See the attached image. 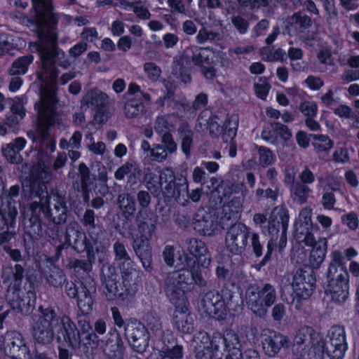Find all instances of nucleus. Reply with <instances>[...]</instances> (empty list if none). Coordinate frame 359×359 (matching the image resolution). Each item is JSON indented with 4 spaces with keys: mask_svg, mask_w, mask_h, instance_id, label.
I'll use <instances>...</instances> for the list:
<instances>
[{
    "mask_svg": "<svg viewBox=\"0 0 359 359\" xmlns=\"http://www.w3.org/2000/svg\"><path fill=\"white\" fill-rule=\"evenodd\" d=\"M161 351V355L165 359H182L183 358V347L181 345H175L172 348H165Z\"/></svg>",
    "mask_w": 359,
    "mask_h": 359,
    "instance_id": "338daca9",
    "label": "nucleus"
},
{
    "mask_svg": "<svg viewBox=\"0 0 359 359\" xmlns=\"http://www.w3.org/2000/svg\"><path fill=\"white\" fill-rule=\"evenodd\" d=\"M212 344L216 352H226L225 359H239L241 344L234 331L226 330L223 334L218 332H214Z\"/></svg>",
    "mask_w": 359,
    "mask_h": 359,
    "instance_id": "2eb2a0df",
    "label": "nucleus"
},
{
    "mask_svg": "<svg viewBox=\"0 0 359 359\" xmlns=\"http://www.w3.org/2000/svg\"><path fill=\"white\" fill-rule=\"evenodd\" d=\"M109 102V97L107 95L97 88L88 90L83 97L81 100V106H86L96 111L94 116V121L98 123L105 121L104 115V109Z\"/></svg>",
    "mask_w": 359,
    "mask_h": 359,
    "instance_id": "393cba45",
    "label": "nucleus"
},
{
    "mask_svg": "<svg viewBox=\"0 0 359 359\" xmlns=\"http://www.w3.org/2000/svg\"><path fill=\"white\" fill-rule=\"evenodd\" d=\"M327 250V241L325 238H320L316 243L315 247L310 253L309 262L313 269L318 268L323 263Z\"/></svg>",
    "mask_w": 359,
    "mask_h": 359,
    "instance_id": "a18cd8bd",
    "label": "nucleus"
},
{
    "mask_svg": "<svg viewBox=\"0 0 359 359\" xmlns=\"http://www.w3.org/2000/svg\"><path fill=\"white\" fill-rule=\"evenodd\" d=\"M348 273L345 269L329 266L326 292L335 303H343L348 297Z\"/></svg>",
    "mask_w": 359,
    "mask_h": 359,
    "instance_id": "6e6552de",
    "label": "nucleus"
},
{
    "mask_svg": "<svg viewBox=\"0 0 359 359\" xmlns=\"http://www.w3.org/2000/svg\"><path fill=\"white\" fill-rule=\"evenodd\" d=\"M26 140L23 137H17L13 142L9 143L2 148V153L6 160L11 163H20L22 156L20 152L26 145Z\"/></svg>",
    "mask_w": 359,
    "mask_h": 359,
    "instance_id": "4c0bfd02",
    "label": "nucleus"
},
{
    "mask_svg": "<svg viewBox=\"0 0 359 359\" xmlns=\"http://www.w3.org/2000/svg\"><path fill=\"white\" fill-rule=\"evenodd\" d=\"M65 238L67 249L72 246L79 253L94 249L91 242L87 239L85 233L76 221H72L66 226Z\"/></svg>",
    "mask_w": 359,
    "mask_h": 359,
    "instance_id": "5701e85b",
    "label": "nucleus"
},
{
    "mask_svg": "<svg viewBox=\"0 0 359 359\" xmlns=\"http://www.w3.org/2000/svg\"><path fill=\"white\" fill-rule=\"evenodd\" d=\"M250 231L248 227L241 222L231 224L225 236L226 250L233 255H241L248 244Z\"/></svg>",
    "mask_w": 359,
    "mask_h": 359,
    "instance_id": "dca6fc26",
    "label": "nucleus"
},
{
    "mask_svg": "<svg viewBox=\"0 0 359 359\" xmlns=\"http://www.w3.org/2000/svg\"><path fill=\"white\" fill-rule=\"evenodd\" d=\"M141 175V170L137 163L127 161L116 170L114 177L116 180L121 181L127 177V185H133L137 183Z\"/></svg>",
    "mask_w": 359,
    "mask_h": 359,
    "instance_id": "f704fd0d",
    "label": "nucleus"
},
{
    "mask_svg": "<svg viewBox=\"0 0 359 359\" xmlns=\"http://www.w3.org/2000/svg\"><path fill=\"white\" fill-rule=\"evenodd\" d=\"M30 215L25 220V229L26 233L32 239L38 240L43 236V226L41 215L43 210L34 201L29 206Z\"/></svg>",
    "mask_w": 359,
    "mask_h": 359,
    "instance_id": "cd10ccee",
    "label": "nucleus"
},
{
    "mask_svg": "<svg viewBox=\"0 0 359 359\" xmlns=\"http://www.w3.org/2000/svg\"><path fill=\"white\" fill-rule=\"evenodd\" d=\"M316 273L314 270L305 266L297 269L293 276L292 286L297 295L302 299H308L316 287Z\"/></svg>",
    "mask_w": 359,
    "mask_h": 359,
    "instance_id": "a211bd4d",
    "label": "nucleus"
},
{
    "mask_svg": "<svg viewBox=\"0 0 359 359\" xmlns=\"http://www.w3.org/2000/svg\"><path fill=\"white\" fill-rule=\"evenodd\" d=\"M245 299L248 308L257 316L264 317L268 309L276 302V289L269 283H265L262 287L250 285L246 289Z\"/></svg>",
    "mask_w": 359,
    "mask_h": 359,
    "instance_id": "20e7f679",
    "label": "nucleus"
},
{
    "mask_svg": "<svg viewBox=\"0 0 359 359\" xmlns=\"http://www.w3.org/2000/svg\"><path fill=\"white\" fill-rule=\"evenodd\" d=\"M179 138L181 140V148L182 152L189 158L191 154V149L193 146L194 132L191 126L187 122L182 123L177 129Z\"/></svg>",
    "mask_w": 359,
    "mask_h": 359,
    "instance_id": "ea45409f",
    "label": "nucleus"
},
{
    "mask_svg": "<svg viewBox=\"0 0 359 359\" xmlns=\"http://www.w3.org/2000/svg\"><path fill=\"white\" fill-rule=\"evenodd\" d=\"M291 19L294 25L299 29V33H303L312 26L311 18L302 12L294 13Z\"/></svg>",
    "mask_w": 359,
    "mask_h": 359,
    "instance_id": "4d7b16f0",
    "label": "nucleus"
},
{
    "mask_svg": "<svg viewBox=\"0 0 359 359\" xmlns=\"http://www.w3.org/2000/svg\"><path fill=\"white\" fill-rule=\"evenodd\" d=\"M196 359H222L223 353L212 348L211 346H196L194 348Z\"/></svg>",
    "mask_w": 359,
    "mask_h": 359,
    "instance_id": "5fc2aeb1",
    "label": "nucleus"
},
{
    "mask_svg": "<svg viewBox=\"0 0 359 359\" xmlns=\"http://www.w3.org/2000/svg\"><path fill=\"white\" fill-rule=\"evenodd\" d=\"M34 56L27 55L15 60L11 65L9 72L12 76L25 74L28 70L29 66L33 62Z\"/></svg>",
    "mask_w": 359,
    "mask_h": 359,
    "instance_id": "49530a36",
    "label": "nucleus"
},
{
    "mask_svg": "<svg viewBox=\"0 0 359 359\" xmlns=\"http://www.w3.org/2000/svg\"><path fill=\"white\" fill-rule=\"evenodd\" d=\"M213 336L212 339H210L209 335L205 332H198L196 334H194L192 340V346L195 348L196 346H211L212 348H213Z\"/></svg>",
    "mask_w": 359,
    "mask_h": 359,
    "instance_id": "0e129e2a",
    "label": "nucleus"
},
{
    "mask_svg": "<svg viewBox=\"0 0 359 359\" xmlns=\"http://www.w3.org/2000/svg\"><path fill=\"white\" fill-rule=\"evenodd\" d=\"M113 250L114 253V259L118 264H130L134 262L131 259L126 247L123 242L117 240L113 244Z\"/></svg>",
    "mask_w": 359,
    "mask_h": 359,
    "instance_id": "864d4df0",
    "label": "nucleus"
},
{
    "mask_svg": "<svg viewBox=\"0 0 359 359\" xmlns=\"http://www.w3.org/2000/svg\"><path fill=\"white\" fill-rule=\"evenodd\" d=\"M185 248L201 266L207 268L210 265L211 256L204 242L194 238H187L185 241Z\"/></svg>",
    "mask_w": 359,
    "mask_h": 359,
    "instance_id": "2f4dec72",
    "label": "nucleus"
},
{
    "mask_svg": "<svg viewBox=\"0 0 359 359\" xmlns=\"http://www.w3.org/2000/svg\"><path fill=\"white\" fill-rule=\"evenodd\" d=\"M17 215L16 208L11 204L4 211L0 209V231L6 229L13 228Z\"/></svg>",
    "mask_w": 359,
    "mask_h": 359,
    "instance_id": "09e8293b",
    "label": "nucleus"
},
{
    "mask_svg": "<svg viewBox=\"0 0 359 359\" xmlns=\"http://www.w3.org/2000/svg\"><path fill=\"white\" fill-rule=\"evenodd\" d=\"M97 167V179L101 182L98 192L102 195H105L108 192V186L107 184L108 180L107 171L105 166L98 163Z\"/></svg>",
    "mask_w": 359,
    "mask_h": 359,
    "instance_id": "680f3d73",
    "label": "nucleus"
},
{
    "mask_svg": "<svg viewBox=\"0 0 359 359\" xmlns=\"http://www.w3.org/2000/svg\"><path fill=\"white\" fill-rule=\"evenodd\" d=\"M158 219H150L149 221L137 224V229L140 236L144 238L151 239L157 228Z\"/></svg>",
    "mask_w": 359,
    "mask_h": 359,
    "instance_id": "13d9d810",
    "label": "nucleus"
},
{
    "mask_svg": "<svg viewBox=\"0 0 359 359\" xmlns=\"http://www.w3.org/2000/svg\"><path fill=\"white\" fill-rule=\"evenodd\" d=\"M40 313L32 318L31 332L34 341L43 346L52 344L56 339L57 314L52 307H39Z\"/></svg>",
    "mask_w": 359,
    "mask_h": 359,
    "instance_id": "7ed1b4c3",
    "label": "nucleus"
},
{
    "mask_svg": "<svg viewBox=\"0 0 359 359\" xmlns=\"http://www.w3.org/2000/svg\"><path fill=\"white\" fill-rule=\"evenodd\" d=\"M292 184L290 187L292 198L299 204L306 203L307 198L311 192V189L304 183L298 181L294 182V177L292 178Z\"/></svg>",
    "mask_w": 359,
    "mask_h": 359,
    "instance_id": "c03bdc74",
    "label": "nucleus"
},
{
    "mask_svg": "<svg viewBox=\"0 0 359 359\" xmlns=\"http://www.w3.org/2000/svg\"><path fill=\"white\" fill-rule=\"evenodd\" d=\"M122 278V285L125 291L133 298L137 292L135 283L137 271L135 268V262L130 264H118Z\"/></svg>",
    "mask_w": 359,
    "mask_h": 359,
    "instance_id": "72a5a7b5",
    "label": "nucleus"
},
{
    "mask_svg": "<svg viewBox=\"0 0 359 359\" xmlns=\"http://www.w3.org/2000/svg\"><path fill=\"white\" fill-rule=\"evenodd\" d=\"M56 341L65 344L72 350L81 347V333L76 323L67 315L57 316Z\"/></svg>",
    "mask_w": 359,
    "mask_h": 359,
    "instance_id": "9d476101",
    "label": "nucleus"
},
{
    "mask_svg": "<svg viewBox=\"0 0 359 359\" xmlns=\"http://www.w3.org/2000/svg\"><path fill=\"white\" fill-rule=\"evenodd\" d=\"M220 39V34L219 32L209 30L205 27L199 29L196 36V41L199 44H204L206 43H213Z\"/></svg>",
    "mask_w": 359,
    "mask_h": 359,
    "instance_id": "bf43d9fd",
    "label": "nucleus"
},
{
    "mask_svg": "<svg viewBox=\"0 0 359 359\" xmlns=\"http://www.w3.org/2000/svg\"><path fill=\"white\" fill-rule=\"evenodd\" d=\"M96 291V285L93 278L88 277L81 281L80 292L77 298V306L81 313L88 314L93 309V300L91 294Z\"/></svg>",
    "mask_w": 359,
    "mask_h": 359,
    "instance_id": "c756f323",
    "label": "nucleus"
},
{
    "mask_svg": "<svg viewBox=\"0 0 359 359\" xmlns=\"http://www.w3.org/2000/svg\"><path fill=\"white\" fill-rule=\"evenodd\" d=\"M174 128V126L170 123L164 116H158L154 123V130L160 135L164 133H170Z\"/></svg>",
    "mask_w": 359,
    "mask_h": 359,
    "instance_id": "774afa93",
    "label": "nucleus"
},
{
    "mask_svg": "<svg viewBox=\"0 0 359 359\" xmlns=\"http://www.w3.org/2000/svg\"><path fill=\"white\" fill-rule=\"evenodd\" d=\"M221 296L223 297V300L225 306V316L227 311H238L241 309V305L238 304L239 297L230 290H222Z\"/></svg>",
    "mask_w": 359,
    "mask_h": 359,
    "instance_id": "6e6d98bb",
    "label": "nucleus"
},
{
    "mask_svg": "<svg viewBox=\"0 0 359 359\" xmlns=\"http://www.w3.org/2000/svg\"><path fill=\"white\" fill-rule=\"evenodd\" d=\"M189 184L187 179L182 174L177 175V177L173 189L175 194L170 195V198H174L175 201L182 206H187L189 204V199L193 202H198L202 196V189H196L189 191Z\"/></svg>",
    "mask_w": 359,
    "mask_h": 359,
    "instance_id": "a878e982",
    "label": "nucleus"
},
{
    "mask_svg": "<svg viewBox=\"0 0 359 359\" xmlns=\"http://www.w3.org/2000/svg\"><path fill=\"white\" fill-rule=\"evenodd\" d=\"M250 248L256 257H260L263 254V243L260 241L259 235L257 233L250 232Z\"/></svg>",
    "mask_w": 359,
    "mask_h": 359,
    "instance_id": "e2e57ef3",
    "label": "nucleus"
},
{
    "mask_svg": "<svg viewBox=\"0 0 359 359\" xmlns=\"http://www.w3.org/2000/svg\"><path fill=\"white\" fill-rule=\"evenodd\" d=\"M52 180L51 172L43 163H38L30 171L29 187L32 196L42 197L46 190V184Z\"/></svg>",
    "mask_w": 359,
    "mask_h": 359,
    "instance_id": "4be33fe9",
    "label": "nucleus"
},
{
    "mask_svg": "<svg viewBox=\"0 0 359 359\" xmlns=\"http://www.w3.org/2000/svg\"><path fill=\"white\" fill-rule=\"evenodd\" d=\"M0 348L8 356L31 359V353L22 335L17 331H9L0 337Z\"/></svg>",
    "mask_w": 359,
    "mask_h": 359,
    "instance_id": "f3484780",
    "label": "nucleus"
},
{
    "mask_svg": "<svg viewBox=\"0 0 359 359\" xmlns=\"http://www.w3.org/2000/svg\"><path fill=\"white\" fill-rule=\"evenodd\" d=\"M243 184H231L226 186L224 190L225 197L231 198L230 201L224 206L223 212L224 216L222 218V222L224 219L229 220L238 219V214L241 212L244 196L243 195Z\"/></svg>",
    "mask_w": 359,
    "mask_h": 359,
    "instance_id": "aec40b11",
    "label": "nucleus"
},
{
    "mask_svg": "<svg viewBox=\"0 0 359 359\" xmlns=\"http://www.w3.org/2000/svg\"><path fill=\"white\" fill-rule=\"evenodd\" d=\"M259 161L262 167H267L271 165L275 161V156L273 152L266 147H259L258 148Z\"/></svg>",
    "mask_w": 359,
    "mask_h": 359,
    "instance_id": "052dcab7",
    "label": "nucleus"
},
{
    "mask_svg": "<svg viewBox=\"0 0 359 359\" xmlns=\"http://www.w3.org/2000/svg\"><path fill=\"white\" fill-rule=\"evenodd\" d=\"M322 336L313 327L304 325L299 327L294 337V347L297 346L299 356L304 359H311V349L320 346Z\"/></svg>",
    "mask_w": 359,
    "mask_h": 359,
    "instance_id": "ddd939ff",
    "label": "nucleus"
},
{
    "mask_svg": "<svg viewBox=\"0 0 359 359\" xmlns=\"http://www.w3.org/2000/svg\"><path fill=\"white\" fill-rule=\"evenodd\" d=\"M125 336L130 345L137 352H144L149 344L147 329L137 320H132L126 323Z\"/></svg>",
    "mask_w": 359,
    "mask_h": 359,
    "instance_id": "b1692460",
    "label": "nucleus"
},
{
    "mask_svg": "<svg viewBox=\"0 0 359 359\" xmlns=\"http://www.w3.org/2000/svg\"><path fill=\"white\" fill-rule=\"evenodd\" d=\"M101 281L104 287V294L108 301L117 300L128 302L131 297L119 283V276L116 268L109 263L104 264L101 269Z\"/></svg>",
    "mask_w": 359,
    "mask_h": 359,
    "instance_id": "423d86ee",
    "label": "nucleus"
},
{
    "mask_svg": "<svg viewBox=\"0 0 359 359\" xmlns=\"http://www.w3.org/2000/svg\"><path fill=\"white\" fill-rule=\"evenodd\" d=\"M193 224L194 229L203 236H212L217 227L216 217L203 208L196 212Z\"/></svg>",
    "mask_w": 359,
    "mask_h": 359,
    "instance_id": "c85d7f7f",
    "label": "nucleus"
},
{
    "mask_svg": "<svg viewBox=\"0 0 359 359\" xmlns=\"http://www.w3.org/2000/svg\"><path fill=\"white\" fill-rule=\"evenodd\" d=\"M38 205L43 210V215L50 219L54 224L61 225L65 224L69 216L65 194L59 191H52L48 197L42 196Z\"/></svg>",
    "mask_w": 359,
    "mask_h": 359,
    "instance_id": "39448f33",
    "label": "nucleus"
},
{
    "mask_svg": "<svg viewBox=\"0 0 359 359\" xmlns=\"http://www.w3.org/2000/svg\"><path fill=\"white\" fill-rule=\"evenodd\" d=\"M22 289L17 291H6V298L11 308L22 316H28L35 308L36 293L34 289L29 290L26 295H22Z\"/></svg>",
    "mask_w": 359,
    "mask_h": 359,
    "instance_id": "6ab92c4d",
    "label": "nucleus"
},
{
    "mask_svg": "<svg viewBox=\"0 0 359 359\" xmlns=\"http://www.w3.org/2000/svg\"><path fill=\"white\" fill-rule=\"evenodd\" d=\"M189 281L190 273L188 269L182 267L167 273L163 280V288L172 304H177L183 299L185 294L183 285H189Z\"/></svg>",
    "mask_w": 359,
    "mask_h": 359,
    "instance_id": "1a4fd4ad",
    "label": "nucleus"
},
{
    "mask_svg": "<svg viewBox=\"0 0 359 359\" xmlns=\"http://www.w3.org/2000/svg\"><path fill=\"white\" fill-rule=\"evenodd\" d=\"M190 49L192 53L191 60L195 66L201 67L204 65V63L208 65L210 64V59L209 55L205 53V50H212V48L191 46Z\"/></svg>",
    "mask_w": 359,
    "mask_h": 359,
    "instance_id": "3c124183",
    "label": "nucleus"
},
{
    "mask_svg": "<svg viewBox=\"0 0 359 359\" xmlns=\"http://www.w3.org/2000/svg\"><path fill=\"white\" fill-rule=\"evenodd\" d=\"M41 274L46 282L53 287H62L66 282L67 276L63 269L54 264L45 268Z\"/></svg>",
    "mask_w": 359,
    "mask_h": 359,
    "instance_id": "58836bf2",
    "label": "nucleus"
},
{
    "mask_svg": "<svg viewBox=\"0 0 359 359\" xmlns=\"http://www.w3.org/2000/svg\"><path fill=\"white\" fill-rule=\"evenodd\" d=\"M289 222L288 212L285 209H274L269 217L268 224L263 229L264 233L271 236V238L267 243V251L264 258L256 265L258 269L264 266L271 259L272 252L276 245L274 240H276L280 233L279 248L285 247L287 243V230Z\"/></svg>",
    "mask_w": 359,
    "mask_h": 359,
    "instance_id": "f03ea898",
    "label": "nucleus"
},
{
    "mask_svg": "<svg viewBox=\"0 0 359 359\" xmlns=\"http://www.w3.org/2000/svg\"><path fill=\"white\" fill-rule=\"evenodd\" d=\"M150 240L144 237H136L133 238L132 243V248L135 255L147 271H151L153 269L152 248L149 243Z\"/></svg>",
    "mask_w": 359,
    "mask_h": 359,
    "instance_id": "7c9ffc66",
    "label": "nucleus"
},
{
    "mask_svg": "<svg viewBox=\"0 0 359 359\" xmlns=\"http://www.w3.org/2000/svg\"><path fill=\"white\" fill-rule=\"evenodd\" d=\"M117 205L126 219L128 220L134 217L137 210L136 203L128 193H123L118 196Z\"/></svg>",
    "mask_w": 359,
    "mask_h": 359,
    "instance_id": "a19ab883",
    "label": "nucleus"
},
{
    "mask_svg": "<svg viewBox=\"0 0 359 359\" xmlns=\"http://www.w3.org/2000/svg\"><path fill=\"white\" fill-rule=\"evenodd\" d=\"M26 262L15 264L12 268V281L8 285L6 291H17L22 289V282L25 276Z\"/></svg>",
    "mask_w": 359,
    "mask_h": 359,
    "instance_id": "de8ad7c7",
    "label": "nucleus"
},
{
    "mask_svg": "<svg viewBox=\"0 0 359 359\" xmlns=\"http://www.w3.org/2000/svg\"><path fill=\"white\" fill-rule=\"evenodd\" d=\"M125 346L121 334L114 330L104 341L103 352L108 359H123Z\"/></svg>",
    "mask_w": 359,
    "mask_h": 359,
    "instance_id": "473e14b6",
    "label": "nucleus"
},
{
    "mask_svg": "<svg viewBox=\"0 0 359 359\" xmlns=\"http://www.w3.org/2000/svg\"><path fill=\"white\" fill-rule=\"evenodd\" d=\"M238 125V118L236 116L233 115L227 118L223 126V133L222 134V138L224 142H228L229 140L234 139Z\"/></svg>",
    "mask_w": 359,
    "mask_h": 359,
    "instance_id": "8fccbe9b",
    "label": "nucleus"
},
{
    "mask_svg": "<svg viewBox=\"0 0 359 359\" xmlns=\"http://www.w3.org/2000/svg\"><path fill=\"white\" fill-rule=\"evenodd\" d=\"M39 40L32 46L39 54L40 64L36 72L40 85V100L35 104L37 116L34 129L27 132V136L34 142L45 144L51 152L55 149V142L49 140L50 129L55 124L59 128L65 127L62 116L55 109L56 81L59 70L55 64L60 55L64 53L58 48L57 37L53 31L40 32Z\"/></svg>",
    "mask_w": 359,
    "mask_h": 359,
    "instance_id": "f257e3e1",
    "label": "nucleus"
},
{
    "mask_svg": "<svg viewBox=\"0 0 359 359\" xmlns=\"http://www.w3.org/2000/svg\"><path fill=\"white\" fill-rule=\"evenodd\" d=\"M186 266L187 267H191L190 270L189 269V273H190V280L189 284L193 283L195 285L198 286L201 289H208L211 285L210 281L208 279L207 273H203L201 268L200 264H198L197 266H192V264H195L196 261L193 260V259L189 258L187 255H184Z\"/></svg>",
    "mask_w": 359,
    "mask_h": 359,
    "instance_id": "e433bc0d",
    "label": "nucleus"
},
{
    "mask_svg": "<svg viewBox=\"0 0 359 359\" xmlns=\"http://www.w3.org/2000/svg\"><path fill=\"white\" fill-rule=\"evenodd\" d=\"M314 140L319 142L314 143V147L320 151H327L332 147V140L326 135H310Z\"/></svg>",
    "mask_w": 359,
    "mask_h": 359,
    "instance_id": "69168bd1",
    "label": "nucleus"
},
{
    "mask_svg": "<svg viewBox=\"0 0 359 359\" xmlns=\"http://www.w3.org/2000/svg\"><path fill=\"white\" fill-rule=\"evenodd\" d=\"M200 311L209 317L222 320L225 318V306L223 297L216 290H210L204 294L199 306Z\"/></svg>",
    "mask_w": 359,
    "mask_h": 359,
    "instance_id": "412c9836",
    "label": "nucleus"
},
{
    "mask_svg": "<svg viewBox=\"0 0 359 359\" xmlns=\"http://www.w3.org/2000/svg\"><path fill=\"white\" fill-rule=\"evenodd\" d=\"M288 343L287 337L275 331L269 330L262 337V349L269 357H274L283 348L287 347Z\"/></svg>",
    "mask_w": 359,
    "mask_h": 359,
    "instance_id": "bb28decb",
    "label": "nucleus"
},
{
    "mask_svg": "<svg viewBox=\"0 0 359 359\" xmlns=\"http://www.w3.org/2000/svg\"><path fill=\"white\" fill-rule=\"evenodd\" d=\"M53 0H32L35 17L39 21H44L46 18L51 17L55 19L53 13Z\"/></svg>",
    "mask_w": 359,
    "mask_h": 359,
    "instance_id": "37998d69",
    "label": "nucleus"
},
{
    "mask_svg": "<svg viewBox=\"0 0 359 359\" xmlns=\"http://www.w3.org/2000/svg\"><path fill=\"white\" fill-rule=\"evenodd\" d=\"M126 99L123 110L127 118H137L145 111V107L142 100L151 101L149 93L141 90L140 86L135 83H130L128 90L124 95Z\"/></svg>",
    "mask_w": 359,
    "mask_h": 359,
    "instance_id": "9b49d317",
    "label": "nucleus"
},
{
    "mask_svg": "<svg viewBox=\"0 0 359 359\" xmlns=\"http://www.w3.org/2000/svg\"><path fill=\"white\" fill-rule=\"evenodd\" d=\"M187 309L177 306L173 314L172 323L175 327L183 334H189L194 331V319L187 313Z\"/></svg>",
    "mask_w": 359,
    "mask_h": 359,
    "instance_id": "c9c22d12",
    "label": "nucleus"
},
{
    "mask_svg": "<svg viewBox=\"0 0 359 359\" xmlns=\"http://www.w3.org/2000/svg\"><path fill=\"white\" fill-rule=\"evenodd\" d=\"M323 348L330 359H344L348 348L344 328L337 325L332 327L327 332Z\"/></svg>",
    "mask_w": 359,
    "mask_h": 359,
    "instance_id": "f8f14e48",
    "label": "nucleus"
},
{
    "mask_svg": "<svg viewBox=\"0 0 359 359\" xmlns=\"http://www.w3.org/2000/svg\"><path fill=\"white\" fill-rule=\"evenodd\" d=\"M81 223L86 229L89 237L96 248V251H103L109 246L108 239H105L107 231L99 223V219L92 209H86L81 219Z\"/></svg>",
    "mask_w": 359,
    "mask_h": 359,
    "instance_id": "4468645a",
    "label": "nucleus"
},
{
    "mask_svg": "<svg viewBox=\"0 0 359 359\" xmlns=\"http://www.w3.org/2000/svg\"><path fill=\"white\" fill-rule=\"evenodd\" d=\"M177 175H175L170 168L163 170L159 175L154 172L147 171L144 173L143 180L145 183L147 191L155 196H158L161 192L165 197H170L175 194L173 187L176 182Z\"/></svg>",
    "mask_w": 359,
    "mask_h": 359,
    "instance_id": "0eeeda50",
    "label": "nucleus"
},
{
    "mask_svg": "<svg viewBox=\"0 0 359 359\" xmlns=\"http://www.w3.org/2000/svg\"><path fill=\"white\" fill-rule=\"evenodd\" d=\"M294 238L299 243H304L306 245L315 247L316 242L313 234L302 224L297 227L294 232Z\"/></svg>",
    "mask_w": 359,
    "mask_h": 359,
    "instance_id": "603ef678",
    "label": "nucleus"
},
{
    "mask_svg": "<svg viewBox=\"0 0 359 359\" xmlns=\"http://www.w3.org/2000/svg\"><path fill=\"white\" fill-rule=\"evenodd\" d=\"M87 259H70L66 267L73 269L75 272H89L92 270V263L95 261V251L93 250H86Z\"/></svg>",
    "mask_w": 359,
    "mask_h": 359,
    "instance_id": "79ce46f5",
    "label": "nucleus"
}]
</instances>
